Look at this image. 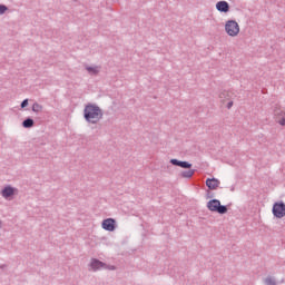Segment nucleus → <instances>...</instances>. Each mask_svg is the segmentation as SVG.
Masks as SVG:
<instances>
[{"instance_id":"9d476101","label":"nucleus","mask_w":285,"mask_h":285,"mask_svg":"<svg viewBox=\"0 0 285 285\" xmlns=\"http://www.w3.org/2000/svg\"><path fill=\"white\" fill-rule=\"evenodd\" d=\"M90 267L92 271H99V268H106V264L101 263V261L92 259Z\"/></svg>"},{"instance_id":"39448f33","label":"nucleus","mask_w":285,"mask_h":285,"mask_svg":"<svg viewBox=\"0 0 285 285\" xmlns=\"http://www.w3.org/2000/svg\"><path fill=\"white\" fill-rule=\"evenodd\" d=\"M218 97L222 104H226V108H228V110L233 108V92L224 90L219 94Z\"/></svg>"},{"instance_id":"423d86ee","label":"nucleus","mask_w":285,"mask_h":285,"mask_svg":"<svg viewBox=\"0 0 285 285\" xmlns=\"http://www.w3.org/2000/svg\"><path fill=\"white\" fill-rule=\"evenodd\" d=\"M104 230H108L109 233H112L116 228V222L112 218H107L105 220H102L101 224Z\"/></svg>"},{"instance_id":"f3484780","label":"nucleus","mask_w":285,"mask_h":285,"mask_svg":"<svg viewBox=\"0 0 285 285\" xmlns=\"http://www.w3.org/2000/svg\"><path fill=\"white\" fill-rule=\"evenodd\" d=\"M6 10H8V7L0 4V14H3V12H6Z\"/></svg>"},{"instance_id":"f8f14e48","label":"nucleus","mask_w":285,"mask_h":285,"mask_svg":"<svg viewBox=\"0 0 285 285\" xmlns=\"http://www.w3.org/2000/svg\"><path fill=\"white\" fill-rule=\"evenodd\" d=\"M193 175H195L194 169H188V170L180 173V177H184L185 179H190V177H193Z\"/></svg>"},{"instance_id":"4468645a","label":"nucleus","mask_w":285,"mask_h":285,"mask_svg":"<svg viewBox=\"0 0 285 285\" xmlns=\"http://www.w3.org/2000/svg\"><path fill=\"white\" fill-rule=\"evenodd\" d=\"M87 72H89V75H98L99 73V67H87Z\"/></svg>"},{"instance_id":"6e6552de","label":"nucleus","mask_w":285,"mask_h":285,"mask_svg":"<svg viewBox=\"0 0 285 285\" xmlns=\"http://www.w3.org/2000/svg\"><path fill=\"white\" fill-rule=\"evenodd\" d=\"M170 164H173V166H179L180 168H193V164L188 163V161H180L177 159H171Z\"/></svg>"},{"instance_id":"2eb2a0df","label":"nucleus","mask_w":285,"mask_h":285,"mask_svg":"<svg viewBox=\"0 0 285 285\" xmlns=\"http://www.w3.org/2000/svg\"><path fill=\"white\" fill-rule=\"evenodd\" d=\"M33 112H41L43 110V106L39 105V102H36L32 105Z\"/></svg>"},{"instance_id":"20e7f679","label":"nucleus","mask_w":285,"mask_h":285,"mask_svg":"<svg viewBox=\"0 0 285 285\" xmlns=\"http://www.w3.org/2000/svg\"><path fill=\"white\" fill-rule=\"evenodd\" d=\"M272 213L276 219H284L285 217V204L284 202H276L273 205Z\"/></svg>"},{"instance_id":"dca6fc26","label":"nucleus","mask_w":285,"mask_h":285,"mask_svg":"<svg viewBox=\"0 0 285 285\" xmlns=\"http://www.w3.org/2000/svg\"><path fill=\"white\" fill-rule=\"evenodd\" d=\"M265 284H266V285H275V284H276L275 278H273V277H267V278L265 279Z\"/></svg>"},{"instance_id":"f03ea898","label":"nucleus","mask_w":285,"mask_h":285,"mask_svg":"<svg viewBox=\"0 0 285 285\" xmlns=\"http://www.w3.org/2000/svg\"><path fill=\"white\" fill-rule=\"evenodd\" d=\"M207 208L212 213H218L219 215H226L228 213V208L224 205L218 199H213L207 203Z\"/></svg>"},{"instance_id":"f257e3e1","label":"nucleus","mask_w":285,"mask_h":285,"mask_svg":"<svg viewBox=\"0 0 285 285\" xmlns=\"http://www.w3.org/2000/svg\"><path fill=\"white\" fill-rule=\"evenodd\" d=\"M83 115L86 121H88L89 124H98L104 117L101 109L95 105H87L85 107Z\"/></svg>"},{"instance_id":"0eeeda50","label":"nucleus","mask_w":285,"mask_h":285,"mask_svg":"<svg viewBox=\"0 0 285 285\" xmlns=\"http://www.w3.org/2000/svg\"><path fill=\"white\" fill-rule=\"evenodd\" d=\"M206 186L209 188V190H217V188H219V179L208 178L206 180Z\"/></svg>"},{"instance_id":"6ab92c4d","label":"nucleus","mask_w":285,"mask_h":285,"mask_svg":"<svg viewBox=\"0 0 285 285\" xmlns=\"http://www.w3.org/2000/svg\"><path fill=\"white\" fill-rule=\"evenodd\" d=\"M278 124H279L281 126H285V118L281 119V120L278 121Z\"/></svg>"},{"instance_id":"ddd939ff","label":"nucleus","mask_w":285,"mask_h":285,"mask_svg":"<svg viewBox=\"0 0 285 285\" xmlns=\"http://www.w3.org/2000/svg\"><path fill=\"white\" fill-rule=\"evenodd\" d=\"M23 128H32L35 126V120L28 118L22 122Z\"/></svg>"},{"instance_id":"9b49d317","label":"nucleus","mask_w":285,"mask_h":285,"mask_svg":"<svg viewBox=\"0 0 285 285\" xmlns=\"http://www.w3.org/2000/svg\"><path fill=\"white\" fill-rule=\"evenodd\" d=\"M12 195H14V188L12 187H6L2 190V197H4L6 199H8V197H12Z\"/></svg>"},{"instance_id":"1a4fd4ad","label":"nucleus","mask_w":285,"mask_h":285,"mask_svg":"<svg viewBox=\"0 0 285 285\" xmlns=\"http://www.w3.org/2000/svg\"><path fill=\"white\" fill-rule=\"evenodd\" d=\"M216 9L218 10V12H228V10H230V7L228 6V2L219 1L216 4Z\"/></svg>"},{"instance_id":"a211bd4d","label":"nucleus","mask_w":285,"mask_h":285,"mask_svg":"<svg viewBox=\"0 0 285 285\" xmlns=\"http://www.w3.org/2000/svg\"><path fill=\"white\" fill-rule=\"evenodd\" d=\"M28 106V99H24L22 102H21V108H26Z\"/></svg>"},{"instance_id":"aec40b11","label":"nucleus","mask_w":285,"mask_h":285,"mask_svg":"<svg viewBox=\"0 0 285 285\" xmlns=\"http://www.w3.org/2000/svg\"><path fill=\"white\" fill-rule=\"evenodd\" d=\"M275 115H279V110L275 109L274 110Z\"/></svg>"},{"instance_id":"7ed1b4c3","label":"nucleus","mask_w":285,"mask_h":285,"mask_svg":"<svg viewBox=\"0 0 285 285\" xmlns=\"http://www.w3.org/2000/svg\"><path fill=\"white\" fill-rule=\"evenodd\" d=\"M225 32H227L228 37H237L239 35V23L235 20L226 21Z\"/></svg>"}]
</instances>
